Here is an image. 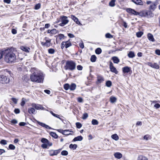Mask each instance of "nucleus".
<instances>
[{
    "mask_svg": "<svg viewBox=\"0 0 160 160\" xmlns=\"http://www.w3.org/2000/svg\"><path fill=\"white\" fill-rule=\"evenodd\" d=\"M122 71L124 73H128L130 72H132L131 68L128 66H126L122 68Z\"/></svg>",
    "mask_w": 160,
    "mask_h": 160,
    "instance_id": "2eb2a0df",
    "label": "nucleus"
},
{
    "mask_svg": "<svg viewBox=\"0 0 160 160\" xmlns=\"http://www.w3.org/2000/svg\"><path fill=\"white\" fill-rule=\"evenodd\" d=\"M64 131H66L65 133H66L65 134H63L64 135H71V134H72L71 133H70V132H72V133H73V132L72 131L70 130L69 129L65 130H64Z\"/></svg>",
    "mask_w": 160,
    "mask_h": 160,
    "instance_id": "f704fd0d",
    "label": "nucleus"
},
{
    "mask_svg": "<svg viewBox=\"0 0 160 160\" xmlns=\"http://www.w3.org/2000/svg\"><path fill=\"white\" fill-rule=\"evenodd\" d=\"M135 56L134 52L132 51H130L128 54V56L129 58H133Z\"/></svg>",
    "mask_w": 160,
    "mask_h": 160,
    "instance_id": "7c9ffc66",
    "label": "nucleus"
},
{
    "mask_svg": "<svg viewBox=\"0 0 160 160\" xmlns=\"http://www.w3.org/2000/svg\"><path fill=\"white\" fill-rule=\"evenodd\" d=\"M96 57L95 55H92L91 58V61L92 62H94L96 61Z\"/></svg>",
    "mask_w": 160,
    "mask_h": 160,
    "instance_id": "4c0bfd02",
    "label": "nucleus"
},
{
    "mask_svg": "<svg viewBox=\"0 0 160 160\" xmlns=\"http://www.w3.org/2000/svg\"><path fill=\"white\" fill-rule=\"evenodd\" d=\"M11 122L12 124H15L17 123L18 121L16 120L13 119L11 121Z\"/></svg>",
    "mask_w": 160,
    "mask_h": 160,
    "instance_id": "0e129e2a",
    "label": "nucleus"
},
{
    "mask_svg": "<svg viewBox=\"0 0 160 160\" xmlns=\"http://www.w3.org/2000/svg\"><path fill=\"white\" fill-rule=\"evenodd\" d=\"M112 60L113 61L114 63H118L120 62L119 59L117 57H113L112 58Z\"/></svg>",
    "mask_w": 160,
    "mask_h": 160,
    "instance_id": "a878e982",
    "label": "nucleus"
},
{
    "mask_svg": "<svg viewBox=\"0 0 160 160\" xmlns=\"http://www.w3.org/2000/svg\"><path fill=\"white\" fill-rule=\"evenodd\" d=\"M50 135L52 136V137L54 138H58V136L54 132H51L50 133Z\"/></svg>",
    "mask_w": 160,
    "mask_h": 160,
    "instance_id": "473e14b6",
    "label": "nucleus"
},
{
    "mask_svg": "<svg viewBox=\"0 0 160 160\" xmlns=\"http://www.w3.org/2000/svg\"><path fill=\"white\" fill-rule=\"evenodd\" d=\"M38 123L39 125H40L42 126V127H44L46 128H48L49 129H52V128L50 127L49 126L46 124L45 123H43L41 122H37Z\"/></svg>",
    "mask_w": 160,
    "mask_h": 160,
    "instance_id": "6ab92c4d",
    "label": "nucleus"
},
{
    "mask_svg": "<svg viewBox=\"0 0 160 160\" xmlns=\"http://www.w3.org/2000/svg\"><path fill=\"white\" fill-rule=\"evenodd\" d=\"M76 88V85L75 83H72L70 85L69 89L71 91H74Z\"/></svg>",
    "mask_w": 160,
    "mask_h": 160,
    "instance_id": "b1692460",
    "label": "nucleus"
},
{
    "mask_svg": "<svg viewBox=\"0 0 160 160\" xmlns=\"http://www.w3.org/2000/svg\"><path fill=\"white\" fill-rule=\"evenodd\" d=\"M14 112L16 114H18L20 113V111L19 109L17 108L14 110Z\"/></svg>",
    "mask_w": 160,
    "mask_h": 160,
    "instance_id": "e2e57ef3",
    "label": "nucleus"
},
{
    "mask_svg": "<svg viewBox=\"0 0 160 160\" xmlns=\"http://www.w3.org/2000/svg\"><path fill=\"white\" fill-rule=\"evenodd\" d=\"M68 151L66 150H63L61 152V154L63 156H66L68 155Z\"/></svg>",
    "mask_w": 160,
    "mask_h": 160,
    "instance_id": "c03bdc74",
    "label": "nucleus"
},
{
    "mask_svg": "<svg viewBox=\"0 0 160 160\" xmlns=\"http://www.w3.org/2000/svg\"><path fill=\"white\" fill-rule=\"evenodd\" d=\"M66 42H62L61 44V48L63 49L64 47H66Z\"/></svg>",
    "mask_w": 160,
    "mask_h": 160,
    "instance_id": "3c124183",
    "label": "nucleus"
},
{
    "mask_svg": "<svg viewBox=\"0 0 160 160\" xmlns=\"http://www.w3.org/2000/svg\"><path fill=\"white\" fill-rule=\"evenodd\" d=\"M137 160H148V159L145 156L140 155L138 157Z\"/></svg>",
    "mask_w": 160,
    "mask_h": 160,
    "instance_id": "cd10ccee",
    "label": "nucleus"
},
{
    "mask_svg": "<svg viewBox=\"0 0 160 160\" xmlns=\"http://www.w3.org/2000/svg\"><path fill=\"white\" fill-rule=\"evenodd\" d=\"M111 138L116 141H117L119 139V137L116 134H114L112 135Z\"/></svg>",
    "mask_w": 160,
    "mask_h": 160,
    "instance_id": "2f4dec72",
    "label": "nucleus"
},
{
    "mask_svg": "<svg viewBox=\"0 0 160 160\" xmlns=\"http://www.w3.org/2000/svg\"><path fill=\"white\" fill-rule=\"evenodd\" d=\"M155 53L158 55H160V50L159 49H157L155 50Z\"/></svg>",
    "mask_w": 160,
    "mask_h": 160,
    "instance_id": "69168bd1",
    "label": "nucleus"
},
{
    "mask_svg": "<svg viewBox=\"0 0 160 160\" xmlns=\"http://www.w3.org/2000/svg\"><path fill=\"white\" fill-rule=\"evenodd\" d=\"M105 37L107 38H113V36L109 33H106L105 35Z\"/></svg>",
    "mask_w": 160,
    "mask_h": 160,
    "instance_id": "8fccbe9b",
    "label": "nucleus"
},
{
    "mask_svg": "<svg viewBox=\"0 0 160 160\" xmlns=\"http://www.w3.org/2000/svg\"><path fill=\"white\" fill-rule=\"evenodd\" d=\"M147 37L149 40L152 42L155 41V39L153 38V36L152 34L150 33H148L147 35Z\"/></svg>",
    "mask_w": 160,
    "mask_h": 160,
    "instance_id": "4be33fe9",
    "label": "nucleus"
},
{
    "mask_svg": "<svg viewBox=\"0 0 160 160\" xmlns=\"http://www.w3.org/2000/svg\"><path fill=\"white\" fill-rule=\"evenodd\" d=\"M114 155L115 158L118 159L121 158L122 157V154L119 152L115 153L114 154Z\"/></svg>",
    "mask_w": 160,
    "mask_h": 160,
    "instance_id": "c85d7f7f",
    "label": "nucleus"
},
{
    "mask_svg": "<svg viewBox=\"0 0 160 160\" xmlns=\"http://www.w3.org/2000/svg\"><path fill=\"white\" fill-rule=\"evenodd\" d=\"M116 0H111V1L109 3V5L111 7H114L115 5V2Z\"/></svg>",
    "mask_w": 160,
    "mask_h": 160,
    "instance_id": "c9c22d12",
    "label": "nucleus"
},
{
    "mask_svg": "<svg viewBox=\"0 0 160 160\" xmlns=\"http://www.w3.org/2000/svg\"><path fill=\"white\" fill-rule=\"evenodd\" d=\"M138 15L141 17H145V10L138 12Z\"/></svg>",
    "mask_w": 160,
    "mask_h": 160,
    "instance_id": "bb28decb",
    "label": "nucleus"
},
{
    "mask_svg": "<svg viewBox=\"0 0 160 160\" xmlns=\"http://www.w3.org/2000/svg\"><path fill=\"white\" fill-rule=\"evenodd\" d=\"M82 67L81 65H78L77 66V69L78 70H81L82 69Z\"/></svg>",
    "mask_w": 160,
    "mask_h": 160,
    "instance_id": "680f3d73",
    "label": "nucleus"
},
{
    "mask_svg": "<svg viewBox=\"0 0 160 160\" xmlns=\"http://www.w3.org/2000/svg\"><path fill=\"white\" fill-rule=\"evenodd\" d=\"M25 103V99L22 98V102L21 103V105L22 106H24Z\"/></svg>",
    "mask_w": 160,
    "mask_h": 160,
    "instance_id": "de8ad7c7",
    "label": "nucleus"
},
{
    "mask_svg": "<svg viewBox=\"0 0 160 160\" xmlns=\"http://www.w3.org/2000/svg\"><path fill=\"white\" fill-rule=\"evenodd\" d=\"M20 48L22 51L27 52H29L30 49L28 47L26 46H21Z\"/></svg>",
    "mask_w": 160,
    "mask_h": 160,
    "instance_id": "aec40b11",
    "label": "nucleus"
},
{
    "mask_svg": "<svg viewBox=\"0 0 160 160\" xmlns=\"http://www.w3.org/2000/svg\"><path fill=\"white\" fill-rule=\"evenodd\" d=\"M57 31L56 29H54L51 30V33L52 34H55L57 33Z\"/></svg>",
    "mask_w": 160,
    "mask_h": 160,
    "instance_id": "052dcab7",
    "label": "nucleus"
},
{
    "mask_svg": "<svg viewBox=\"0 0 160 160\" xmlns=\"http://www.w3.org/2000/svg\"><path fill=\"white\" fill-rule=\"evenodd\" d=\"M112 84V82L109 80L108 81L106 82V85L108 87H110Z\"/></svg>",
    "mask_w": 160,
    "mask_h": 160,
    "instance_id": "58836bf2",
    "label": "nucleus"
},
{
    "mask_svg": "<svg viewBox=\"0 0 160 160\" xmlns=\"http://www.w3.org/2000/svg\"><path fill=\"white\" fill-rule=\"evenodd\" d=\"M0 143L2 144L5 145L7 144V141L5 140H2L1 141Z\"/></svg>",
    "mask_w": 160,
    "mask_h": 160,
    "instance_id": "6e6d98bb",
    "label": "nucleus"
},
{
    "mask_svg": "<svg viewBox=\"0 0 160 160\" xmlns=\"http://www.w3.org/2000/svg\"><path fill=\"white\" fill-rule=\"evenodd\" d=\"M65 42H66V48H68L69 47L71 46L72 44L71 42H68V41Z\"/></svg>",
    "mask_w": 160,
    "mask_h": 160,
    "instance_id": "09e8293b",
    "label": "nucleus"
},
{
    "mask_svg": "<svg viewBox=\"0 0 160 160\" xmlns=\"http://www.w3.org/2000/svg\"><path fill=\"white\" fill-rule=\"evenodd\" d=\"M76 63L72 60L67 61L64 66L65 69L66 70H69L72 71L76 69Z\"/></svg>",
    "mask_w": 160,
    "mask_h": 160,
    "instance_id": "7ed1b4c3",
    "label": "nucleus"
},
{
    "mask_svg": "<svg viewBox=\"0 0 160 160\" xmlns=\"http://www.w3.org/2000/svg\"><path fill=\"white\" fill-rule=\"evenodd\" d=\"M83 139V137L81 136H79L77 137H75L73 140V141L74 142H76L77 141H81Z\"/></svg>",
    "mask_w": 160,
    "mask_h": 160,
    "instance_id": "393cba45",
    "label": "nucleus"
},
{
    "mask_svg": "<svg viewBox=\"0 0 160 160\" xmlns=\"http://www.w3.org/2000/svg\"><path fill=\"white\" fill-rule=\"evenodd\" d=\"M8 148L11 150H14L15 148V147L13 144H10L9 145Z\"/></svg>",
    "mask_w": 160,
    "mask_h": 160,
    "instance_id": "a18cd8bd",
    "label": "nucleus"
},
{
    "mask_svg": "<svg viewBox=\"0 0 160 160\" xmlns=\"http://www.w3.org/2000/svg\"><path fill=\"white\" fill-rule=\"evenodd\" d=\"M110 68L111 71L116 74H117L118 72L116 69L113 66L112 63L110 62L109 64Z\"/></svg>",
    "mask_w": 160,
    "mask_h": 160,
    "instance_id": "4468645a",
    "label": "nucleus"
},
{
    "mask_svg": "<svg viewBox=\"0 0 160 160\" xmlns=\"http://www.w3.org/2000/svg\"><path fill=\"white\" fill-rule=\"evenodd\" d=\"M60 18L61 23H60L59 25L61 26H64L69 22V20L68 19V17L66 16H61L60 17Z\"/></svg>",
    "mask_w": 160,
    "mask_h": 160,
    "instance_id": "39448f33",
    "label": "nucleus"
},
{
    "mask_svg": "<svg viewBox=\"0 0 160 160\" xmlns=\"http://www.w3.org/2000/svg\"><path fill=\"white\" fill-rule=\"evenodd\" d=\"M116 100L117 98L115 97L112 96L110 97V101L111 103H113L116 102Z\"/></svg>",
    "mask_w": 160,
    "mask_h": 160,
    "instance_id": "c756f323",
    "label": "nucleus"
},
{
    "mask_svg": "<svg viewBox=\"0 0 160 160\" xmlns=\"http://www.w3.org/2000/svg\"><path fill=\"white\" fill-rule=\"evenodd\" d=\"M68 36L70 38H73L75 37L73 34L70 33H68Z\"/></svg>",
    "mask_w": 160,
    "mask_h": 160,
    "instance_id": "774afa93",
    "label": "nucleus"
},
{
    "mask_svg": "<svg viewBox=\"0 0 160 160\" xmlns=\"http://www.w3.org/2000/svg\"><path fill=\"white\" fill-rule=\"evenodd\" d=\"M88 117V115L87 113H84L83 115L82 119H86Z\"/></svg>",
    "mask_w": 160,
    "mask_h": 160,
    "instance_id": "5fc2aeb1",
    "label": "nucleus"
},
{
    "mask_svg": "<svg viewBox=\"0 0 160 160\" xmlns=\"http://www.w3.org/2000/svg\"><path fill=\"white\" fill-rule=\"evenodd\" d=\"M143 139L144 140H148L151 139V137L149 135H146L144 136L143 137Z\"/></svg>",
    "mask_w": 160,
    "mask_h": 160,
    "instance_id": "37998d69",
    "label": "nucleus"
},
{
    "mask_svg": "<svg viewBox=\"0 0 160 160\" xmlns=\"http://www.w3.org/2000/svg\"><path fill=\"white\" fill-rule=\"evenodd\" d=\"M153 14L151 11L150 10H145V17L149 18L153 17Z\"/></svg>",
    "mask_w": 160,
    "mask_h": 160,
    "instance_id": "ddd939ff",
    "label": "nucleus"
},
{
    "mask_svg": "<svg viewBox=\"0 0 160 160\" xmlns=\"http://www.w3.org/2000/svg\"><path fill=\"white\" fill-rule=\"evenodd\" d=\"M28 112L30 114H35L37 113V111L34 108L32 107L28 108Z\"/></svg>",
    "mask_w": 160,
    "mask_h": 160,
    "instance_id": "f3484780",
    "label": "nucleus"
},
{
    "mask_svg": "<svg viewBox=\"0 0 160 160\" xmlns=\"http://www.w3.org/2000/svg\"><path fill=\"white\" fill-rule=\"evenodd\" d=\"M57 131L59 132H60L62 133L63 134H66V133H65L66 132V131H64V130H62V129H58L57 130Z\"/></svg>",
    "mask_w": 160,
    "mask_h": 160,
    "instance_id": "13d9d810",
    "label": "nucleus"
},
{
    "mask_svg": "<svg viewBox=\"0 0 160 160\" xmlns=\"http://www.w3.org/2000/svg\"><path fill=\"white\" fill-rule=\"evenodd\" d=\"M32 107L34 108L35 109H36L37 110H45V109L43 107L42 105L36 104L34 103H32L31 104Z\"/></svg>",
    "mask_w": 160,
    "mask_h": 160,
    "instance_id": "6e6552de",
    "label": "nucleus"
},
{
    "mask_svg": "<svg viewBox=\"0 0 160 160\" xmlns=\"http://www.w3.org/2000/svg\"><path fill=\"white\" fill-rule=\"evenodd\" d=\"M92 123L93 125H97L98 124V122L97 120L93 119L92 121Z\"/></svg>",
    "mask_w": 160,
    "mask_h": 160,
    "instance_id": "79ce46f5",
    "label": "nucleus"
},
{
    "mask_svg": "<svg viewBox=\"0 0 160 160\" xmlns=\"http://www.w3.org/2000/svg\"><path fill=\"white\" fill-rule=\"evenodd\" d=\"M4 60L7 63H12L16 60V56L11 49H7L4 50Z\"/></svg>",
    "mask_w": 160,
    "mask_h": 160,
    "instance_id": "f257e3e1",
    "label": "nucleus"
},
{
    "mask_svg": "<svg viewBox=\"0 0 160 160\" xmlns=\"http://www.w3.org/2000/svg\"><path fill=\"white\" fill-rule=\"evenodd\" d=\"M76 125L77 128H80L82 126V125L81 123L79 122H77L76 123Z\"/></svg>",
    "mask_w": 160,
    "mask_h": 160,
    "instance_id": "864d4df0",
    "label": "nucleus"
},
{
    "mask_svg": "<svg viewBox=\"0 0 160 160\" xmlns=\"http://www.w3.org/2000/svg\"><path fill=\"white\" fill-rule=\"evenodd\" d=\"M126 11L128 13L132 15L136 16L138 15V12H137L135 10L131 8H127L126 9Z\"/></svg>",
    "mask_w": 160,
    "mask_h": 160,
    "instance_id": "1a4fd4ad",
    "label": "nucleus"
},
{
    "mask_svg": "<svg viewBox=\"0 0 160 160\" xmlns=\"http://www.w3.org/2000/svg\"><path fill=\"white\" fill-rule=\"evenodd\" d=\"M64 88L66 90L69 89L70 85L68 83L65 84L64 85Z\"/></svg>",
    "mask_w": 160,
    "mask_h": 160,
    "instance_id": "ea45409f",
    "label": "nucleus"
},
{
    "mask_svg": "<svg viewBox=\"0 0 160 160\" xmlns=\"http://www.w3.org/2000/svg\"><path fill=\"white\" fill-rule=\"evenodd\" d=\"M143 32L141 31L138 32L136 34V36L138 38H140L143 34Z\"/></svg>",
    "mask_w": 160,
    "mask_h": 160,
    "instance_id": "a19ab883",
    "label": "nucleus"
},
{
    "mask_svg": "<svg viewBox=\"0 0 160 160\" xmlns=\"http://www.w3.org/2000/svg\"><path fill=\"white\" fill-rule=\"evenodd\" d=\"M4 51L0 50V60L3 57V55H4Z\"/></svg>",
    "mask_w": 160,
    "mask_h": 160,
    "instance_id": "4d7b16f0",
    "label": "nucleus"
},
{
    "mask_svg": "<svg viewBox=\"0 0 160 160\" xmlns=\"http://www.w3.org/2000/svg\"><path fill=\"white\" fill-rule=\"evenodd\" d=\"M12 32L13 34H15L17 33V31L15 29H12Z\"/></svg>",
    "mask_w": 160,
    "mask_h": 160,
    "instance_id": "338daca9",
    "label": "nucleus"
},
{
    "mask_svg": "<svg viewBox=\"0 0 160 160\" xmlns=\"http://www.w3.org/2000/svg\"><path fill=\"white\" fill-rule=\"evenodd\" d=\"M102 49L100 48H98L95 50V53L96 54H99L102 52Z\"/></svg>",
    "mask_w": 160,
    "mask_h": 160,
    "instance_id": "e433bc0d",
    "label": "nucleus"
},
{
    "mask_svg": "<svg viewBox=\"0 0 160 160\" xmlns=\"http://www.w3.org/2000/svg\"><path fill=\"white\" fill-rule=\"evenodd\" d=\"M157 3L155 2H153L151 5H150L149 8V10L152 12L154 11L157 8Z\"/></svg>",
    "mask_w": 160,
    "mask_h": 160,
    "instance_id": "9b49d317",
    "label": "nucleus"
},
{
    "mask_svg": "<svg viewBox=\"0 0 160 160\" xmlns=\"http://www.w3.org/2000/svg\"><path fill=\"white\" fill-rule=\"evenodd\" d=\"M132 2L137 5H142L143 3L142 0H131Z\"/></svg>",
    "mask_w": 160,
    "mask_h": 160,
    "instance_id": "a211bd4d",
    "label": "nucleus"
},
{
    "mask_svg": "<svg viewBox=\"0 0 160 160\" xmlns=\"http://www.w3.org/2000/svg\"><path fill=\"white\" fill-rule=\"evenodd\" d=\"M71 18L77 24H80V22L78 21V19L76 17L73 15L71 16Z\"/></svg>",
    "mask_w": 160,
    "mask_h": 160,
    "instance_id": "412c9836",
    "label": "nucleus"
},
{
    "mask_svg": "<svg viewBox=\"0 0 160 160\" xmlns=\"http://www.w3.org/2000/svg\"><path fill=\"white\" fill-rule=\"evenodd\" d=\"M9 79L4 75H0V82L2 83H7L9 82Z\"/></svg>",
    "mask_w": 160,
    "mask_h": 160,
    "instance_id": "423d86ee",
    "label": "nucleus"
},
{
    "mask_svg": "<svg viewBox=\"0 0 160 160\" xmlns=\"http://www.w3.org/2000/svg\"><path fill=\"white\" fill-rule=\"evenodd\" d=\"M44 40L45 41V42H41V44L42 45L46 47H49L51 45V39L48 38L47 37H46L44 38Z\"/></svg>",
    "mask_w": 160,
    "mask_h": 160,
    "instance_id": "0eeeda50",
    "label": "nucleus"
},
{
    "mask_svg": "<svg viewBox=\"0 0 160 160\" xmlns=\"http://www.w3.org/2000/svg\"><path fill=\"white\" fill-rule=\"evenodd\" d=\"M61 150V149L57 150H50L49 151V154L50 156L56 155L60 152Z\"/></svg>",
    "mask_w": 160,
    "mask_h": 160,
    "instance_id": "9d476101",
    "label": "nucleus"
},
{
    "mask_svg": "<svg viewBox=\"0 0 160 160\" xmlns=\"http://www.w3.org/2000/svg\"><path fill=\"white\" fill-rule=\"evenodd\" d=\"M104 80L103 77L101 76H98L97 77V83H101Z\"/></svg>",
    "mask_w": 160,
    "mask_h": 160,
    "instance_id": "5701e85b",
    "label": "nucleus"
},
{
    "mask_svg": "<svg viewBox=\"0 0 160 160\" xmlns=\"http://www.w3.org/2000/svg\"><path fill=\"white\" fill-rule=\"evenodd\" d=\"M41 142L43 143L41 145V147L43 148H47L48 146H51L52 145V142H49L47 139L45 138H42L41 140Z\"/></svg>",
    "mask_w": 160,
    "mask_h": 160,
    "instance_id": "20e7f679",
    "label": "nucleus"
},
{
    "mask_svg": "<svg viewBox=\"0 0 160 160\" xmlns=\"http://www.w3.org/2000/svg\"><path fill=\"white\" fill-rule=\"evenodd\" d=\"M77 147L78 146L77 144H71L69 145V148H70L72 149L73 150H75L77 148Z\"/></svg>",
    "mask_w": 160,
    "mask_h": 160,
    "instance_id": "72a5a7b5",
    "label": "nucleus"
},
{
    "mask_svg": "<svg viewBox=\"0 0 160 160\" xmlns=\"http://www.w3.org/2000/svg\"><path fill=\"white\" fill-rule=\"evenodd\" d=\"M48 52L50 54H53L55 52V50L52 48H50L48 49Z\"/></svg>",
    "mask_w": 160,
    "mask_h": 160,
    "instance_id": "603ef678",
    "label": "nucleus"
},
{
    "mask_svg": "<svg viewBox=\"0 0 160 160\" xmlns=\"http://www.w3.org/2000/svg\"><path fill=\"white\" fill-rule=\"evenodd\" d=\"M56 42L57 43L59 41V40H62L64 38V35L62 34H59L57 36H56Z\"/></svg>",
    "mask_w": 160,
    "mask_h": 160,
    "instance_id": "dca6fc26",
    "label": "nucleus"
},
{
    "mask_svg": "<svg viewBox=\"0 0 160 160\" xmlns=\"http://www.w3.org/2000/svg\"><path fill=\"white\" fill-rule=\"evenodd\" d=\"M41 7V4L38 3L36 4L34 7V9L36 10H38Z\"/></svg>",
    "mask_w": 160,
    "mask_h": 160,
    "instance_id": "49530a36",
    "label": "nucleus"
},
{
    "mask_svg": "<svg viewBox=\"0 0 160 160\" xmlns=\"http://www.w3.org/2000/svg\"><path fill=\"white\" fill-rule=\"evenodd\" d=\"M79 46L81 48H84V45L82 41H81V42L79 43Z\"/></svg>",
    "mask_w": 160,
    "mask_h": 160,
    "instance_id": "bf43d9fd",
    "label": "nucleus"
},
{
    "mask_svg": "<svg viewBox=\"0 0 160 160\" xmlns=\"http://www.w3.org/2000/svg\"><path fill=\"white\" fill-rule=\"evenodd\" d=\"M147 65L151 67L156 69H158L159 68V66L156 63L152 64L151 62H148L147 63Z\"/></svg>",
    "mask_w": 160,
    "mask_h": 160,
    "instance_id": "f8f14e48",
    "label": "nucleus"
},
{
    "mask_svg": "<svg viewBox=\"0 0 160 160\" xmlns=\"http://www.w3.org/2000/svg\"><path fill=\"white\" fill-rule=\"evenodd\" d=\"M43 73L40 71L36 70L31 75L30 79L32 81L38 83L42 82L44 79Z\"/></svg>",
    "mask_w": 160,
    "mask_h": 160,
    "instance_id": "f03ea898",
    "label": "nucleus"
}]
</instances>
